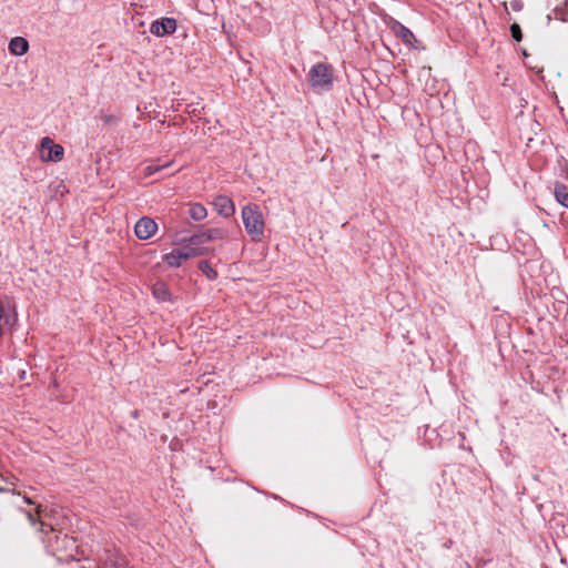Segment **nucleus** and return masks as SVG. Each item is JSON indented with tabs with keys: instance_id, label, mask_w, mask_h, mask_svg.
Masks as SVG:
<instances>
[{
	"instance_id": "f257e3e1",
	"label": "nucleus",
	"mask_w": 568,
	"mask_h": 568,
	"mask_svg": "<svg viewBox=\"0 0 568 568\" xmlns=\"http://www.w3.org/2000/svg\"><path fill=\"white\" fill-rule=\"evenodd\" d=\"M242 220L246 233L254 242H261L264 237V216L257 204H246L242 209Z\"/></svg>"
},
{
	"instance_id": "f03ea898",
	"label": "nucleus",
	"mask_w": 568,
	"mask_h": 568,
	"mask_svg": "<svg viewBox=\"0 0 568 568\" xmlns=\"http://www.w3.org/2000/svg\"><path fill=\"white\" fill-rule=\"evenodd\" d=\"M308 81L316 92H325L333 87V69L326 63H316L308 71Z\"/></svg>"
},
{
	"instance_id": "7ed1b4c3",
	"label": "nucleus",
	"mask_w": 568,
	"mask_h": 568,
	"mask_svg": "<svg viewBox=\"0 0 568 568\" xmlns=\"http://www.w3.org/2000/svg\"><path fill=\"white\" fill-rule=\"evenodd\" d=\"M64 149L55 143L51 138L45 136L41 140L39 146V156L43 162H60L63 159Z\"/></svg>"
},
{
	"instance_id": "20e7f679",
	"label": "nucleus",
	"mask_w": 568,
	"mask_h": 568,
	"mask_svg": "<svg viewBox=\"0 0 568 568\" xmlns=\"http://www.w3.org/2000/svg\"><path fill=\"white\" fill-rule=\"evenodd\" d=\"M50 546L58 552H65V558H74L73 551L77 549V542L68 535L57 534L49 539Z\"/></svg>"
},
{
	"instance_id": "39448f33",
	"label": "nucleus",
	"mask_w": 568,
	"mask_h": 568,
	"mask_svg": "<svg viewBox=\"0 0 568 568\" xmlns=\"http://www.w3.org/2000/svg\"><path fill=\"white\" fill-rule=\"evenodd\" d=\"M178 21L174 18L165 17L154 20L150 26V32L155 37H164L176 31Z\"/></svg>"
},
{
	"instance_id": "423d86ee",
	"label": "nucleus",
	"mask_w": 568,
	"mask_h": 568,
	"mask_svg": "<svg viewBox=\"0 0 568 568\" xmlns=\"http://www.w3.org/2000/svg\"><path fill=\"white\" fill-rule=\"evenodd\" d=\"M158 224L151 217L143 216L134 225V233L140 240H148L155 234Z\"/></svg>"
},
{
	"instance_id": "0eeeda50",
	"label": "nucleus",
	"mask_w": 568,
	"mask_h": 568,
	"mask_svg": "<svg viewBox=\"0 0 568 568\" xmlns=\"http://www.w3.org/2000/svg\"><path fill=\"white\" fill-rule=\"evenodd\" d=\"M214 211L223 216V217H231L235 213V205L233 200L227 195H217L214 197L212 202Z\"/></svg>"
},
{
	"instance_id": "6e6552de",
	"label": "nucleus",
	"mask_w": 568,
	"mask_h": 568,
	"mask_svg": "<svg viewBox=\"0 0 568 568\" xmlns=\"http://www.w3.org/2000/svg\"><path fill=\"white\" fill-rule=\"evenodd\" d=\"M224 236H225V232L222 229L216 227V229L206 230L199 234H194L192 236V241L195 244H201L202 246H204V244L212 242V241L222 240V239H224Z\"/></svg>"
},
{
	"instance_id": "1a4fd4ad",
	"label": "nucleus",
	"mask_w": 568,
	"mask_h": 568,
	"mask_svg": "<svg viewBox=\"0 0 568 568\" xmlns=\"http://www.w3.org/2000/svg\"><path fill=\"white\" fill-rule=\"evenodd\" d=\"M392 31L394 34L399 38L406 45L414 48L415 43L417 42V39L415 38L414 33L404 24H402L398 21H395L392 27Z\"/></svg>"
},
{
	"instance_id": "9d476101",
	"label": "nucleus",
	"mask_w": 568,
	"mask_h": 568,
	"mask_svg": "<svg viewBox=\"0 0 568 568\" xmlns=\"http://www.w3.org/2000/svg\"><path fill=\"white\" fill-rule=\"evenodd\" d=\"M179 251L182 253V257L186 261L191 257L203 255L207 253V248L202 246L201 244H195L192 241V237L189 240V242L179 248Z\"/></svg>"
},
{
	"instance_id": "9b49d317",
	"label": "nucleus",
	"mask_w": 568,
	"mask_h": 568,
	"mask_svg": "<svg viewBox=\"0 0 568 568\" xmlns=\"http://www.w3.org/2000/svg\"><path fill=\"white\" fill-rule=\"evenodd\" d=\"M29 50V42L26 38L16 37L12 38L9 42V52L13 55L21 57L24 55Z\"/></svg>"
},
{
	"instance_id": "f8f14e48",
	"label": "nucleus",
	"mask_w": 568,
	"mask_h": 568,
	"mask_svg": "<svg viewBox=\"0 0 568 568\" xmlns=\"http://www.w3.org/2000/svg\"><path fill=\"white\" fill-rule=\"evenodd\" d=\"M152 294L154 298L162 303L170 302L172 297L171 292L164 282H156L153 284Z\"/></svg>"
},
{
	"instance_id": "ddd939ff",
	"label": "nucleus",
	"mask_w": 568,
	"mask_h": 568,
	"mask_svg": "<svg viewBox=\"0 0 568 568\" xmlns=\"http://www.w3.org/2000/svg\"><path fill=\"white\" fill-rule=\"evenodd\" d=\"M189 215L194 221H203L207 216V210L201 203H191L189 205Z\"/></svg>"
},
{
	"instance_id": "4468645a",
	"label": "nucleus",
	"mask_w": 568,
	"mask_h": 568,
	"mask_svg": "<svg viewBox=\"0 0 568 568\" xmlns=\"http://www.w3.org/2000/svg\"><path fill=\"white\" fill-rule=\"evenodd\" d=\"M163 261L171 267H179L185 260L182 257V253L179 248L171 251L163 255Z\"/></svg>"
},
{
	"instance_id": "2eb2a0df",
	"label": "nucleus",
	"mask_w": 568,
	"mask_h": 568,
	"mask_svg": "<svg viewBox=\"0 0 568 568\" xmlns=\"http://www.w3.org/2000/svg\"><path fill=\"white\" fill-rule=\"evenodd\" d=\"M554 195L560 205L568 209V189L566 185L557 184L554 190Z\"/></svg>"
},
{
	"instance_id": "dca6fc26",
	"label": "nucleus",
	"mask_w": 568,
	"mask_h": 568,
	"mask_svg": "<svg viewBox=\"0 0 568 568\" xmlns=\"http://www.w3.org/2000/svg\"><path fill=\"white\" fill-rule=\"evenodd\" d=\"M199 268L202 271L205 276L213 281L217 277V272L211 266V264L206 261H202L199 264Z\"/></svg>"
},
{
	"instance_id": "f3484780",
	"label": "nucleus",
	"mask_w": 568,
	"mask_h": 568,
	"mask_svg": "<svg viewBox=\"0 0 568 568\" xmlns=\"http://www.w3.org/2000/svg\"><path fill=\"white\" fill-rule=\"evenodd\" d=\"M171 163L164 164V165H154V164H148L143 169L144 176H151L155 174L156 172H160L162 169L169 166Z\"/></svg>"
},
{
	"instance_id": "a211bd4d",
	"label": "nucleus",
	"mask_w": 568,
	"mask_h": 568,
	"mask_svg": "<svg viewBox=\"0 0 568 568\" xmlns=\"http://www.w3.org/2000/svg\"><path fill=\"white\" fill-rule=\"evenodd\" d=\"M510 32H511L513 38L516 41H520L521 40V30H520V27L517 23H513L510 26Z\"/></svg>"
},
{
	"instance_id": "6ab92c4d",
	"label": "nucleus",
	"mask_w": 568,
	"mask_h": 568,
	"mask_svg": "<svg viewBox=\"0 0 568 568\" xmlns=\"http://www.w3.org/2000/svg\"><path fill=\"white\" fill-rule=\"evenodd\" d=\"M510 8L514 10V11H520L523 10L524 8V3L521 0H511L510 1Z\"/></svg>"
},
{
	"instance_id": "aec40b11",
	"label": "nucleus",
	"mask_w": 568,
	"mask_h": 568,
	"mask_svg": "<svg viewBox=\"0 0 568 568\" xmlns=\"http://www.w3.org/2000/svg\"><path fill=\"white\" fill-rule=\"evenodd\" d=\"M2 480L11 485V487H9L8 493H11L13 495H19V496L21 495V493L16 489L14 483L12 480H9L8 478H2Z\"/></svg>"
},
{
	"instance_id": "412c9836",
	"label": "nucleus",
	"mask_w": 568,
	"mask_h": 568,
	"mask_svg": "<svg viewBox=\"0 0 568 568\" xmlns=\"http://www.w3.org/2000/svg\"><path fill=\"white\" fill-rule=\"evenodd\" d=\"M23 513L31 525H36L38 523V518L31 511L24 510Z\"/></svg>"
},
{
	"instance_id": "4be33fe9",
	"label": "nucleus",
	"mask_w": 568,
	"mask_h": 568,
	"mask_svg": "<svg viewBox=\"0 0 568 568\" xmlns=\"http://www.w3.org/2000/svg\"><path fill=\"white\" fill-rule=\"evenodd\" d=\"M22 499L28 505H34V501L30 497H28L26 495L22 496Z\"/></svg>"
},
{
	"instance_id": "5701e85b",
	"label": "nucleus",
	"mask_w": 568,
	"mask_h": 568,
	"mask_svg": "<svg viewBox=\"0 0 568 568\" xmlns=\"http://www.w3.org/2000/svg\"><path fill=\"white\" fill-rule=\"evenodd\" d=\"M7 491H9V487L0 485V493H7Z\"/></svg>"
},
{
	"instance_id": "b1692460",
	"label": "nucleus",
	"mask_w": 568,
	"mask_h": 568,
	"mask_svg": "<svg viewBox=\"0 0 568 568\" xmlns=\"http://www.w3.org/2000/svg\"><path fill=\"white\" fill-rule=\"evenodd\" d=\"M554 14H555V18L556 19H561V20H565L564 18L559 17V13L557 10L554 11Z\"/></svg>"
},
{
	"instance_id": "393cba45",
	"label": "nucleus",
	"mask_w": 568,
	"mask_h": 568,
	"mask_svg": "<svg viewBox=\"0 0 568 568\" xmlns=\"http://www.w3.org/2000/svg\"><path fill=\"white\" fill-rule=\"evenodd\" d=\"M41 506L40 505H37V511L40 513L41 511Z\"/></svg>"
}]
</instances>
